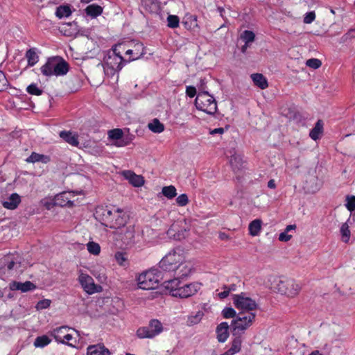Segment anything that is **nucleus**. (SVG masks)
<instances>
[{
  "mask_svg": "<svg viewBox=\"0 0 355 355\" xmlns=\"http://www.w3.org/2000/svg\"><path fill=\"white\" fill-rule=\"evenodd\" d=\"M164 287L173 297L188 298L193 296L200 290L202 284L198 282L184 283L179 278H174L166 281Z\"/></svg>",
  "mask_w": 355,
  "mask_h": 355,
  "instance_id": "nucleus-1",
  "label": "nucleus"
},
{
  "mask_svg": "<svg viewBox=\"0 0 355 355\" xmlns=\"http://www.w3.org/2000/svg\"><path fill=\"white\" fill-rule=\"evenodd\" d=\"M125 46L122 44H116L105 57L103 69L107 76L112 77L123 68L125 62L121 56V50H125Z\"/></svg>",
  "mask_w": 355,
  "mask_h": 355,
  "instance_id": "nucleus-2",
  "label": "nucleus"
},
{
  "mask_svg": "<svg viewBox=\"0 0 355 355\" xmlns=\"http://www.w3.org/2000/svg\"><path fill=\"white\" fill-rule=\"evenodd\" d=\"M103 224L112 229H119L125 226L128 221L127 214L121 209H101Z\"/></svg>",
  "mask_w": 355,
  "mask_h": 355,
  "instance_id": "nucleus-3",
  "label": "nucleus"
},
{
  "mask_svg": "<svg viewBox=\"0 0 355 355\" xmlns=\"http://www.w3.org/2000/svg\"><path fill=\"white\" fill-rule=\"evenodd\" d=\"M41 73L45 76H60L67 74L69 64L60 57H53L48 59L46 62L40 68Z\"/></svg>",
  "mask_w": 355,
  "mask_h": 355,
  "instance_id": "nucleus-4",
  "label": "nucleus"
},
{
  "mask_svg": "<svg viewBox=\"0 0 355 355\" xmlns=\"http://www.w3.org/2000/svg\"><path fill=\"white\" fill-rule=\"evenodd\" d=\"M253 312H240L231 323L232 335H243L255 320Z\"/></svg>",
  "mask_w": 355,
  "mask_h": 355,
  "instance_id": "nucleus-5",
  "label": "nucleus"
},
{
  "mask_svg": "<svg viewBox=\"0 0 355 355\" xmlns=\"http://www.w3.org/2000/svg\"><path fill=\"white\" fill-rule=\"evenodd\" d=\"M195 105L198 110L209 115H214L217 111L216 101L207 92H201L197 94Z\"/></svg>",
  "mask_w": 355,
  "mask_h": 355,
  "instance_id": "nucleus-6",
  "label": "nucleus"
},
{
  "mask_svg": "<svg viewBox=\"0 0 355 355\" xmlns=\"http://www.w3.org/2000/svg\"><path fill=\"white\" fill-rule=\"evenodd\" d=\"M160 279V272L157 269L147 270L139 275L137 284L139 288L151 290L157 288Z\"/></svg>",
  "mask_w": 355,
  "mask_h": 355,
  "instance_id": "nucleus-7",
  "label": "nucleus"
},
{
  "mask_svg": "<svg viewBox=\"0 0 355 355\" xmlns=\"http://www.w3.org/2000/svg\"><path fill=\"white\" fill-rule=\"evenodd\" d=\"M184 257L180 249L170 251L161 260L160 267L166 271L174 272L178 266L184 261Z\"/></svg>",
  "mask_w": 355,
  "mask_h": 355,
  "instance_id": "nucleus-8",
  "label": "nucleus"
},
{
  "mask_svg": "<svg viewBox=\"0 0 355 355\" xmlns=\"http://www.w3.org/2000/svg\"><path fill=\"white\" fill-rule=\"evenodd\" d=\"M71 330L73 329L67 326H62L52 329L50 334L54 338L57 343L75 348L76 340L74 339L72 334L69 333Z\"/></svg>",
  "mask_w": 355,
  "mask_h": 355,
  "instance_id": "nucleus-9",
  "label": "nucleus"
},
{
  "mask_svg": "<svg viewBox=\"0 0 355 355\" xmlns=\"http://www.w3.org/2000/svg\"><path fill=\"white\" fill-rule=\"evenodd\" d=\"M232 301L234 306L242 311L241 312H252L258 307L256 301L250 297L245 293L234 295Z\"/></svg>",
  "mask_w": 355,
  "mask_h": 355,
  "instance_id": "nucleus-10",
  "label": "nucleus"
},
{
  "mask_svg": "<svg viewBox=\"0 0 355 355\" xmlns=\"http://www.w3.org/2000/svg\"><path fill=\"white\" fill-rule=\"evenodd\" d=\"M275 288L282 295H286L288 297H294L297 296L300 290L301 286L293 279H279Z\"/></svg>",
  "mask_w": 355,
  "mask_h": 355,
  "instance_id": "nucleus-11",
  "label": "nucleus"
},
{
  "mask_svg": "<svg viewBox=\"0 0 355 355\" xmlns=\"http://www.w3.org/2000/svg\"><path fill=\"white\" fill-rule=\"evenodd\" d=\"M163 331V326L162 322L157 320L153 319L149 322L146 327H139L136 332L137 336L139 338H153Z\"/></svg>",
  "mask_w": 355,
  "mask_h": 355,
  "instance_id": "nucleus-12",
  "label": "nucleus"
},
{
  "mask_svg": "<svg viewBox=\"0 0 355 355\" xmlns=\"http://www.w3.org/2000/svg\"><path fill=\"white\" fill-rule=\"evenodd\" d=\"M78 281L83 291L88 295H93L103 291V287L95 284L93 278L82 270L78 271Z\"/></svg>",
  "mask_w": 355,
  "mask_h": 355,
  "instance_id": "nucleus-13",
  "label": "nucleus"
},
{
  "mask_svg": "<svg viewBox=\"0 0 355 355\" xmlns=\"http://www.w3.org/2000/svg\"><path fill=\"white\" fill-rule=\"evenodd\" d=\"M189 225L186 220H180L173 223L167 230V236L170 239L181 241L188 236Z\"/></svg>",
  "mask_w": 355,
  "mask_h": 355,
  "instance_id": "nucleus-14",
  "label": "nucleus"
},
{
  "mask_svg": "<svg viewBox=\"0 0 355 355\" xmlns=\"http://www.w3.org/2000/svg\"><path fill=\"white\" fill-rule=\"evenodd\" d=\"M125 46V50H121L125 52L126 55H129L128 62L134 61L141 58L145 53V47L141 42H132L128 44H122Z\"/></svg>",
  "mask_w": 355,
  "mask_h": 355,
  "instance_id": "nucleus-15",
  "label": "nucleus"
},
{
  "mask_svg": "<svg viewBox=\"0 0 355 355\" xmlns=\"http://www.w3.org/2000/svg\"><path fill=\"white\" fill-rule=\"evenodd\" d=\"M21 257L18 253L9 254L5 256L1 263L3 264V268H7L8 270L17 269L21 266Z\"/></svg>",
  "mask_w": 355,
  "mask_h": 355,
  "instance_id": "nucleus-16",
  "label": "nucleus"
},
{
  "mask_svg": "<svg viewBox=\"0 0 355 355\" xmlns=\"http://www.w3.org/2000/svg\"><path fill=\"white\" fill-rule=\"evenodd\" d=\"M108 137L112 140H116L114 145L117 147H123L130 144L131 138H123V132L121 129L116 128L108 131Z\"/></svg>",
  "mask_w": 355,
  "mask_h": 355,
  "instance_id": "nucleus-17",
  "label": "nucleus"
},
{
  "mask_svg": "<svg viewBox=\"0 0 355 355\" xmlns=\"http://www.w3.org/2000/svg\"><path fill=\"white\" fill-rule=\"evenodd\" d=\"M121 175L135 187H141L144 184L145 181L143 176L137 175L130 170L123 171Z\"/></svg>",
  "mask_w": 355,
  "mask_h": 355,
  "instance_id": "nucleus-18",
  "label": "nucleus"
},
{
  "mask_svg": "<svg viewBox=\"0 0 355 355\" xmlns=\"http://www.w3.org/2000/svg\"><path fill=\"white\" fill-rule=\"evenodd\" d=\"M55 196V204L60 207H72L73 205V198L75 197L73 191H64Z\"/></svg>",
  "mask_w": 355,
  "mask_h": 355,
  "instance_id": "nucleus-19",
  "label": "nucleus"
},
{
  "mask_svg": "<svg viewBox=\"0 0 355 355\" xmlns=\"http://www.w3.org/2000/svg\"><path fill=\"white\" fill-rule=\"evenodd\" d=\"M21 202V196L17 193H13L7 198L1 200L2 206L9 210L16 209Z\"/></svg>",
  "mask_w": 355,
  "mask_h": 355,
  "instance_id": "nucleus-20",
  "label": "nucleus"
},
{
  "mask_svg": "<svg viewBox=\"0 0 355 355\" xmlns=\"http://www.w3.org/2000/svg\"><path fill=\"white\" fill-rule=\"evenodd\" d=\"M193 263L191 261H184L180 263L175 270V274L180 277H186L190 275L193 271Z\"/></svg>",
  "mask_w": 355,
  "mask_h": 355,
  "instance_id": "nucleus-21",
  "label": "nucleus"
},
{
  "mask_svg": "<svg viewBox=\"0 0 355 355\" xmlns=\"http://www.w3.org/2000/svg\"><path fill=\"white\" fill-rule=\"evenodd\" d=\"M9 288L11 291H20L22 293H26L35 290L37 286L30 281H26L23 283L13 281L10 283Z\"/></svg>",
  "mask_w": 355,
  "mask_h": 355,
  "instance_id": "nucleus-22",
  "label": "nucleus"
},
{
  "mask_svg": "<svg viewBox=\"0 0 355 355\" xmlns=\"http://www.w3.org/2000/svg\"><path fill=\"white\" fill-rule=\"evenodd\" d=\"M182 24L185 28L189 31L195 32L200 30V26L198 24V17L196 15L187 13L183 18Z\"/></svg>",
  "mask_w": 355,
  "mask_h": 355,
  "instance_id": "nucleus-23",
  "label": "nucleus"
},
{
  "mask_svg": "<svg viewBox=\"0 0 355 355\" xmlns=\"http://www.w3.org/2000/svg\"><path fill=\"white\" fill-rule=\"evenodd\" d=\"M87 355H110V352L103 344H96L87 347Z\"/></svg>",
  "mask_w": 355,
  "mask_h": 355,
  "instance_id": "nucleus-24",
  "label": "nucleus"
},
{
  "mask_svg": "<svg viewBox=\"0 0 355 355\" xmlns=\"http://www.w3.org/2000/svg\"><path fill=\"white\" fill-rule=\"evenodd\" d=\"M229 324L226 322H221L216 328L217 339L220 343H224L229 337Z\"/></svg>",
  "mask_w": 355,
  "mask_h": 355,
  "instance_id": "nucleus-25",
  "label": "nucleus"
},
{
  "mask_svg": "<svg viewBox=\"0 0 355 355\" xmlns=\"http://www.w3.org/2000/svg\"><path fill=\"white\" fill-rule=\"evenodd\" d=\"M263 222L261 219L257 218L249 223V234L252 236H257L261 232Z\"/></svg>",
  "mask_w": 355,
  "mask_h": 355,
  "instance_id": "nucleus-26",
  "label": "nucleus"
},
{
  "mask_svg": "<svg viewBox=\"0 0 355 355\" xmlns=\"http://www.w3.org/2000/svg\"><path fill=\"white\" fill-rule=\"evenodd\" d=\"M59 135L62 139L73 146H78L79 144L78 135L75 132L61 131Z\"/></svg>",
  "mask_w": 355,
  "mask_h": 355,
  "instance_id": "nucleus-27",
  "label": "nucleus"
},
{
  "mask_svg": "<svg viewBox=\"0 0 355 355\" xmlns=\"http://www.w3.org/2000/svg\"><path fill=\"white\" fill-rule=\"evenodd\" d=\"M232 336L233 338L231 342V346L228 351L232 355H234L241 351L243 339L242 336L239 334Z\"/></svg>",
  "mask_w": 355,
  "mask_h": 355,
  "instance_id": "nucleus-28",
  "label": "nucleus"
},
{
  "mask_svg": "<svg viewBox=\"0 0 355 355\" xmlns=\"http://www.w3.org/2000/svg\"><path fill=\"white\" fill-rule=\"evenodd\" d=\"M251 78L254 84L261 89H266L268 87L267 79L261 73H252Z\"/></svg>",
  "mask_w": 355,
  "mask_h": 355,
  "instance_id": "nucleus-29",
  "label": "nucleus"
},
{
  "mask_svg": "<svg viewBox=\"0 0 355 355\" xmlns=\"http://www.w3.org/2000/svg\"><path fill=\"white\" fill-rule=\"evenodd\" d=\"M230 163L234 172H237L243 168L244 162L240 155L234 154L232 155Z\"/></svg>",
  "mask_w": 355,
  "mask_h": 355,
  "instance_id": "nucleus-30",
  "label": "nucleus"
},
{
  "mask_svg": "<svg viewBox=\"0 0 355 355\" xmlns=\"http://www.w3.org/2000/svg\"><path fill=\"white\" fill-rule=\"evenodd\" d=\"M49 161L50 158L49 156L39 154L35 152L32 153L31 155L26 159V162L28 163L42 162L46 164Z\"/></svg>",
  "mask_w": 355,
  "mask_h": 355,
  "instance_id": "nucleus-31",
  "label": "nucleus"
},
{
  "mask_svg": "<svg viewBox=\"0 0 355 355\" xmlns=\"http://www.w3.org/2000/svg\"><path fill=\"white\" fill-rule=\"evenodd\" d=\"M323 132V122L318 120L315 124L314 128L310 131L309 136L314 141L318 140Z\"/></svg>",
  "mask_w": 355,
  "mask_h": 355,
  "instance_id": "nucleus-32",
  "label": "nucleus"
},
{
  "mask_svg": "<svg viewBox=\"0 0 355 355\" xmlns=\"http://www.w3.org/2000/svg\"><path fill=\"white\" fill-rule=\"evenodd\" d=\"M350 219L349 218L345 223H343L340 228V232L341 234L342 241L347 243L349 242L350 239L351 232L349 230V222Z\"/></svg>",
  "mask_w": 355,
  "mask_h": 355,
  "instance_id": "nucleus-33",
  "label": "nucleus"
},
{
  "mask_svg": "<svg viewBox=\"0 0 355 355\" xmlns=\"http://www.w3.org/2000/svg\"><path fill=\"white\" fill-rule=\"evenodd\" d=\"M85 10L88 16L95 18L102 14L103 8L96 4H91L89 5Z\"/></svg>",
  "mask_w": 355,
  "mask_h": 355,
  "instance_id": "nucleus-34",
  "label": "nucleus"
},
{
  "mask_svg": "<svg viewBox=\"0 0 355 355\" xmlns=\"http://www.w3.org/2000/svg\"><path fill=\"white\" fill-rule=\"evenodd\" d=\"M25 56L28 61V65L30 67L34 66L39 61V56L35 48L28 49Z\"/></svg>",
  "mask_w": 355,
  "mask_h": 355,
  "instance_id": "nucleus-35",
  "label": "nucleus"
},
{
  "mask_svg": "<svg viewBox=\"0 0 355 355\" xmlns=\"http://www.w3.org/2000/svg\"><path fill=\"white\" fill-rule=\"evenodd\" d=\"M148 128L154 133H161L164 130V125L159 119H154L148 124Z\"/></svg>",
  "mask_w": 355,
  "mask_h": 355,
  "instance_id": "nucleus-36",
  "label": "nucleus"
},
{
  "mask_svg": "<svg viewBox=\"0 0 355 355\" xmlns=\"http://www.w3.org/2000/svg\"><path fill=\"white\" fill-rule=\"evenodd\" d=\"M295 229H296L295 225H287L286 227L285 228L284 231L279 234V238H278L279 241H282V242L289 241L292 239L293 235L289 234L288 232L292 230L294 231V230H295Z\"/></svg>",
  "mask_w": 355,
  "mask_h": 355,
  "instance_id": "nucleus-37",
  "label": "nucleus"
},
{
  "mask_svg": "<svg viewBox=\"0 0 355 355\" xmlns=\"http://www.w3.org/2000/svg\"><path fill=\"white\" fill-rule=\"evenodd\" d=\"M162 193L168 199L171 200L177 196V190L173 185L165 186L162 189Z\"/></svg>",
  "mask_w": 355,
  "mask_h": 355,
  "instance_id": "nucleus-38",
  "label": "nucleus"
},
{
  "mask_svg": "<svg viewBox=\"0 0 355 355\" xmlns=\"http://www.w3.org/2000/svg\"><path fill=\"white\" fill-rule=\"evenodd\" d=\"M71 14V9L68 6H58L55 11V15L59 19H62L63 17H68Z\"/></svg>",
  "mask_w": 355,
  "mask_h": 355,
  "instance_id": "nucleus-39",
  "label": "nucleus"
},
{
  "mask_svg": "<svg viewBox=\"0 0 355 355\" xmlns=\"http://www.w3.org/2000/svg\"><path fill=\"white\" fill-rule=\"evenodd\" d=\"M51 342V339L46 335L38 336L34 341L35 347H44Z\"/></svg>",
  "mask_w": 355,
  "mask_h": 355,
  "instance_id": "nucleus-40",
  "label": "nucleus"
},
{
  "mask_svg": "<svg viewBox=\"0 0 355 355\" xmlns=\"http://www.w3.org/2000/svg\"><path fill=\"white\" fill-rule=\"evenodd\" d=\"M87 250L89 254L97 256L101 252V246L94 241H89L87 243Z\"/></svg>",
  "mask_w": 355,
  "mask_h": 355,
  "instance_id": "nucleus-41",
  "label": "nucleus"
},
{
  "mask_svg": "<svg viewBox=\"0 0 355 355\" xmlns=\"http://www.w3.org/2000/svg\"><path fill=\"white\" fill-rule=\"evenodd\" d=\"M40 205L48 210L51 209L53 207L57 206V204H55V196L46 197L40 200Z\"/></svg>",
  "mask_w": 355,
  "mask_h": 355,
  "instance_id": "nucleus-42",
  "label": "nucleus"
},
{
  "mask_svg": "<svg viewBox=\"0 0 355 355\" xmlns=\"http://www.w3.org/2000/svg\"><path fill=\"white\" fill-rule=\"evenodd\" d=\"M241 38L245 42V43L249 44L254 41L255 35L252 31L246 30L242 33Z\"/></svg>",
  "mask_w": 355,
  "mask_h": 355,
  "instance_id": "nucleus-43",
  "label": "nucleus"
},
{
  "mask_svg": "<svg viewBox=\"0 0 355 355\" xmlns=\"http://www.w3.org/2000/svg\"><path fill=\"white\" fill-rule=\"evenodd\" d=\"M114 258L119 265L121 266H126L128 257L125 253L122 252H117L115 253Z\"/></svg>",
  "mask_w": 355,
  "mask_h": 355,
  "instance_id": "nucleus-44",
  "label": "nucleus"
},
{
  "mask_svg": "<svg viewBox=\"0 0 355 355\" xmlns=\"http://www.w3.org/2000/svg\"><path fill=\"white\" fill-rule=\"evenodd\" d=\"M204 316V313L201 311H198L195 315H191L188 318V322L189 324L193 325L199 323Z\"/></svg>",
  "mask_w": 355,
  "mask_h": 355,
  "instance_id": "nucleus-45",
  "label": "nucleus"
},
{
  "mask_svg": "<svg viewBox=\"0 0 355 355\" xmlns=\"http://www.w3.org/2000/svg\"><path fill=\"white\" fill-rule=\"evenodd\" d=\"M180 20L177 15H168L167 17V25L171 28H175L179 26Z\"/></svg>",
  "mask_w": 355,
  "mask_h": 355,
  "instance_id": "nucleus-46",
  "label": "nucleus"
},
{
  "mask_svg": "<svg viewBox=\"0 0 355 355\" xmlns=\"http://www.w3.org/2000/svg\"><path fill=\"white\" fill-rule=\"evenodd\" d=\"M345 207L350 212L355 211V196H346Z\"/></svg>",
  "mask_w": 355,
  "mask_h": 355,
  "instance_id": "nucleus-47",
  "label": "nucleus"
},
{
  "mask_svg": "<svg viewBox=\"0 0 355 355\" xmlns=\"http://www.w3.org/2000/svg\"><path fill=\"white\" fill-rule=\"evenodd\" d=\"M26 91L31 95L40 96L42 94V90L35 83L28 85L26 88Z\"/></svg>",
  "mask_w": 355,
  "mask_h": 355,
  "instance_id": "nucleus-48",
  "label": "nucleus"
},
{
  "mask_svg": "<svg viewBox=\"0 0 355 355\" xmlns=\"http://www.w3.org/2000/svg\"><path fill=\"white\" fill-rule=\"evenodd\" d=\"M176 203L180 207H184L189 204V198L186 193L178 196L176 198Z\"/></svg>",
  "mask_w": 355,
  "mask_h": 355,
  "instance_id": "nucleus-49",
  "label": "nucleus"
},
{
  "mask_svg": "<svg viewBox=\"0 0 355 355\" xmlns=\"http://www.w3.org/2000/svg\"><path fill=\"white\" fill-rule=\"evenodd\" d=\"M51 300L49 299H44L42 300L39 301L37 304L35 305V309L37 311L46 309L49 308L51 306Z\"/></svg>",
  "mask_w": 355,
  "mask_h": 355,
  "instance_id": "nucleus-50",
  "label": "nucleus"
},
{
  "mask_svg": "<svg viewBox=\"0 0 355 355\" xmlns=\"http://www.w3.org/2000/svg\"><path fill=\"white\" fill-rule=\"evenodd\" d=\"M236 311L232 307H225L222 311V315L225 318H232L236 316Z\"/></svg>",
  "mask_w": 355,
  "mask_h": 355,
  "instance_id": "nucleus-51",
  "label": "nucleus"
},
{
  "mask_svg": "<svg viewBox=\"0 0 355 355\" xmlns=\"http://www.w3.org/2000/svg\"><path fill=\"white\" fill-rule=\"evenodd\" d=\"M306 66H308L312 69H316L321 66L322 62L318 59L311 58V59H309L306 60Z\"/></svg>",
  "mask_w": 355,
  "mask_h": 355,
  "instance_id": "nucleus-52",
  "label": "nucleus"
},
{
  "mask_svg": "<svg viewBox=\"0 0 355 355\" xmlns=\"http://www.w3.org/2000/svg\"><path fill=\"white\" fill-rule=\"evenodd\" d=\"M8 85V81L6 75L0 71V92L6 89Z\"/></svg>",
  "mask_w": 355,
  "mask_h": 355,
  "instance_id": "nucleus-53",
  "label": "nucleus"
},
{
  "mask_svg": "<svg viewBox=\"0 0 355 355\" xmlns=\"http://www.w3.org/2000/svg\"><path fill=\"white\" fill-rule=\"evenodd\" d=\"M315 19V13L313 11L309 12L305 14L303 21L305 24H311L312 23Z\"/></svg>",
  "mask_w": 355,
  "mask_h": 355,
  "instance_id": "nucleus-54",
  "label": "nucleus"
},
{
  "mask_svg": "<svg viewBox=\"0 0 355 355\" xmlns=\"http://www.w3.org/2000/svg\"><path fill=\"white\" fill-rule=\"evenodd\" d=\"M196 89L193 86H187L186 87V94L190 97L193 98L196 95Z\"/></svg>",
  "mask_w": 355,
  "mask_h": 355,
  "instance_id": "nucleus-55",
  "label": "nucleus"
},
{
  "mask_svg": "<svg viewBox=\"0 0 355 355\" xmlns=\"http://www.w3.org/2000/svg\"><path fill=\"white\" fill-rule=\"evenodd\" d=\"M222 288L223 291L218 293L217 295L220 299H225L230 295V293L227 288V285H224Z\"/></svg>",
  "mask_w": 355,
  "mask_h": 355,
  "instance_id": "nucleus-56",
  "label": "nucleus"
},
{
  "mask_svg": "<svg viewBox=\"0 0 355 355\" xmlns=\"http://www.w3.org/2000/svg\"><path fill=\"white\" fill-rule=\"evenodd\" d=\"M345 40H347L348 39L351 38H355V29H351L349 30L345 35H344Z\"/></svg>",
  "mask_w": 355,
  "mask_h": 355,
  "instance_id": "nucleus-57",
  "label": "nucleus"
},
{
  "mask_svg": "<svg viewBox=\"0 0 355 355\" xmlns=\"http://www.w3.org/2000/svg\"><path fill=\"white\" fill-rule=\"evenodd\" d=\"M224 132H225L224 128H215V129L211 130L209 133H210V135H216V134L222 135V134L224 133Z\"/></svg>",
  "mask_w": 355,
  "mask_h": 355,
  "instance_id": "nucleus-58",
  "label": "nucleus"
},
{
  "mask_svg": "<svg viewBox=\"0 0 355 355\" xmlns=\"http://www.w3.org/2000/svg\"><path fill=\"white\" fill-rule=\"evenodd\" d=\"M268 187L270 189H275L276 188V184L275 182V180L271 179L268 182Z\"/></svg>",
  "mask_w": 355,
  "mask_h": 355,
  "instance_id": "nucleus-59",
  "label": "nucleus"
},
{
  "mask_svg": "<svg viewBox=\"0 0 355 355\" xmlns=\"http://www.w3.org/2000/svg\"><path fill=\"white\" fill-rule=\"evenodd\" d=\"M227 288L229 293H230L231 291H236V286L235 284H231V285L227 286Z\"/></svg>",
  "mask_w": 355,
  "mask_h": 355,
  "instance_id": "nucleus-60",
  "label": "nucleus"
},
{
  "mask_svg": "<svg viewBox=\"0 0 355 355\" xmlns=\"http://www.w3.org/2000/svg\"><path fill=\"white\" fill-rule=\"evenodd\" d=\"M248 46H249V44L245 43V44L241 47L242 53H245Z\"/></svg>",
  "mask_w": 355,
  "mask_h": 355,
  "instance_id": "nucleus-61",
  "label": "nucleus"
},
{
  "mask_svg": "<svg viewBox=\"0 0 355 355\" xmlns=\"http://www.w3.org/2000/svg\"><path fill=\"white\" fill-rule=\"evenodd\" d=\"M128 232H129V234H130V238L133 237V231H132V228H129Z\"/></svg>",
  "mask_w": 355,
  "mask_h": 355,
  "instance_id": "nucleus-62",
  "label": "nucleus"
},
{
  "mask_svg": "<svg viewBox=\"0 0 355 355\" xmlns=\"http://www.w3.org/2000/svg\"><path fill=\"white\" fill-rule=\"evenodd\" d=\"M102 278H103L104 279H105V276L103 275L102 277H100L99 279H101Z\"/></svg>",
  "mask_w": 355,
  "mask_h": 355,
  "instance_id": "nucleus-63",
  "label": "nucleus"
},
{
  "mask_svg": "<svg viewBox=\"0 0 355 355\" xmlns=\"http://www.w3.org/2000/svg\"><path fill=\"white\" fill-rule=\"evenodd\" d=\"M83 2H88L87 0H82Z\"/></svg>",
  "mask_w": 355,
  "mask_h": 355,
  "instance_id": "nucleus-64",
  "label": "nucleus"
}]
</instances>
